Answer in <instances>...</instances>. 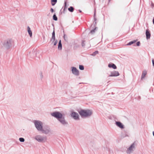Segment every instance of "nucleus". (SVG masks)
<instances>
[{"label":"nucleus","mask_w":154,"mask_h":154,"mask_svg":"<svg viewBox=\"0 0 154 154\" xmlns=\"http://www.w3.org/2000/svg\"><path fill=\"white\" fill-rule=\"evenodd\" d=\"M51 115L56 118L60 123L64 127H67L68 123L65 118L64 116L58 111H55L51 113Z\"/></svg>","instance_id":"nucleus-1"},{"label":"nucleus","mask_w":154,"mask_h":154,"mask_svg":"<svg viewBox=\"0 0 154 154\" xmlns=\"http://www.w3.org/2000/svg\"><path fill=\"white\" fill-rule=\"evenodd\" d=\"M79 113L82 117L90 116L92 114L91 111L89 109H81L79 112Z\"/></svg>","instance_id":"nucleus-2"},{"label":"nucleus","mask_w":154,"mask_h":154,"mask_svg":"<svg viewBox=\"0 0 154 154\" xmlns=\"http://www.w3.org/2000/svg\"><path fill=\"white\" fill-rule=\"evenodd\" d=\"M35 126L37 130L39 131H41L42 130L43 128V123L40 121L34 120L33 121Z\"/></svg>","instance_id":"nucleus-3"},{"label":"nucleus","mask_w":154,"mask_h":154,"mask_svg":"<svg viewBox=\"0 0 154 154\" xmlns=\"http://www.w3.org/2000/svg\"><path fill=\"white\" fill-rule=\"evenodd\" d=\"M13 42V41L12 39H8L5 41L3 45L5 48L8 49L12 46Z\"/></svg>","instance_id":"nucleus-4"},{"label":"nucleus","mask_w":154,"mask_h":154,"mask_svg":"<svg viewBox=\"0 0 154 154\" xmlns=\"http://www.w3.org/2000/svg\"><path fill=\"white\" fill-rule=\"evenodd\" d=\"M35 139L39 142H45L46 140V138L45 137L42 136L40 135L36 136Z\"/></svg>","instance_id":"nucleus-5"},{"label":"nucleus","mask_w":154,"mask_h":154,"mask_svg":"<svg viewBox=\"0 0 154 154\" xmlns=\"http://www.w3.org/2000/svg\"><path fill=\"white\" fill-rule=\"evenodd\" d=\"M50 129L49 126H45L44 127H43L42 130H41V131L45 134H48L50 132Z\"/></svg>","instance_id":"nucleus-6"},{"label":"nucleus","mask_w":154,"mask_h":154,"mask_svg":"<svg viewBox=\"0 0 154 154\" xmlns=\"http://www.w3.org/2000/svg\"><path fill=\"white\" fill-rule=\"evenodd\" d=\"M137 40H134L129 42L126 45H131L132 44H133V46H139L140 45V41L137 42L136 44L135 43L137 42Z\"/></svg>","instance_id":"nucleus-7"},{"label":"nucleus","mask_w":154,"mask_h":154,"mask_svg":"<svg viewBox=\"0 0 154 154\" xmlns=\"http://www.w3.org/2000/svg\"><path fill=\"white\" fill-rule=\"evenodd\" d=\"M71 116L75 120H79V116L78 114L75 112H72L71 114Z\"/></svg>","instance_id":"nucleus-8"},{"label":"nucleus","mask_w":154,"mask_h":154,"mask_svg":"<svg viewBox=\"0 0 154 154\" xmlns=\"http://www.w3.org/2000/svg\"><path fill=\"white\" fill-rule=\"evenodd\" d=\"M72 73L75 75L78 76L79 75V71L75 67H72Z\"/></svg>","instance_id":"nucleus-9"},{"label":"nucleus","mask_w":154,"mask_h":154,"mask_svg":"<svg viewBox=\"0 0 154 154\" xmlns=\"http://www.w3.org/2000/svg\"><path fill=\"white\" fill-rule=\"evenodd\" d=\"M119 75V73L118 72L116 71H113L110 72V74L109 75V77L117 76Z\"/></svg>","instance_id":"nucleus-10"},{"label":"nucleus","mask_w":154,"mask_h":154,"mask_svg":"<svg viewBox=\"0 0 154 154\" xmlns=\"http://www.w3.org/2000/svg\"><path fill=\"white\" fill-rule=\"evenodd\" d=\"M134 144L132 143L128 149V152L130 153L133 151V149L134 148Z\"/></svg>","instance_id":"nucleus-11"},{"label":"nucleus","mask_w":154,"mask_h":154,"mask_svg":"<svg viewBox=\"0 0 154 154\" xmlns=\"http://www.w3.org/2000/svg\"><path fill=\"white\" fill-rule=\"evenodd\" d=\"M115 124L118 127L121 129H123L124 128V125L120 122L116 121Z\"/></svg>","instance_id":"nucleus-12"},{"label":"nucleus","mask_w":154,"mask_h":154,"mask_svg":"<svg viewBox=\"0 0 154 154\" xmlns=\"http://www.w3.org/2000/svg\"><path fill=\"white\" fill-rule=\"evenodd\" d=\"M30 57L32 58H34L36 56V52L35 50H33L31 52L29 53Z\"/></svg>","instance_id":"nucleus-13"},{"label":"nucleus","mask_w":154,"mask_h":154,"mask_svg":"<svg viewBox=\"0 0 154 154\" xmlns=\"http://www.w3.org/2000/svg\"><path fill=\"white\" fill-rule=\"evenodd\" d=\"M52 36L51 39V41L52 42V43L55 41V32L54 30L52 33Z\"/></svg>","instance_id":"nucleus-14"},{"label":"nucleus","mask_w":154,"mask_h":154,"mask_svg":"<svg viewBox=\"0 0 154 154\" xmlns=\"http://www.w3.org/2000/svg\"><path fill=\"white\" fill-rule=\"evenodd\" d=\"M146 38L147 39H149L150 38L151 34L148 29H147L146 30Z\"/></svg>","instance_id":"nucleus-15"},{"label":"nucleus","mask_w":154,"mask_h":154,"mask_svg":"<svg viewBox=\"0 0 154 154\" xmlns=\"http://www.w3.org/2000/svg\"><path fill=\"white\" fill-rule=\"evenodd\" d=\"M108 66L110 68H112L114 69H116L117 68L116 66L114 64L112 63H109Z\"/></svg>","instance_id":"nucleus-16"},{"label":"nucleus","mask_w":154,"mask_h":154,"mask_svg":"<svg viewBox=\"0 0 154 154\" xmlns=\"http://www.w3.org/2000/svg\"><path fill=\"white\" fill-rule=\"evenodd\" d=\"M147 74V72L145 70L144 71H143V72H142V75H141V79L142 80L143 79L145 75H146V74Z\"/></svg>","instance_id":"nucleus-17"},{"label":"nucleus","mask_w":154,"mask_h":154,"mask_svg":"<svg viewBox=\"0 0 154 154\" xmlns=\"http://www.w3.org/2000/svg\"><path fill=\"white\" fill-rule=\"evenodd\" d=\"M62 49V45L61 44V41L60 40L59 41L58 45V49L59 50H61Z\"/></svg>","instance_id":"nucleus-18"},{"label":"nucleus","mask_w":154,"mask_h":154,"mask_svg":"<svg viewBox=\"0 0 154 154\" xmlns=\"http://www.w3.org/2000/svg\"><path fill=\"white\" fill-rule=\"evenodd\" d=\"M27 30L29 34L30 37H31L32 35V33L31 31V30L29 26H28L27 27Z\"/></svg>","instance_id":"nucleus-19"},{"label":"nucleus","mask_w":154,"mask_h":154,"mask_svg":"<svg viewBox=\"0 0 154 154\" xmlns=\"http://www.w3.org/2000/svg\"><path fill=\"white\" fill-rule=\"evenodd\" d=\"M57 2V0H51V4L52 6L54 5Z\"/></svg>","instance_id":"nucleus-20"},{"label":"nucleus","mask_w":154,"mask_h":154,"mask_svg":"<svg viewBox=\"0 0 154 154\" xmlns=\"http://www.w3.org/2000/svg\"><path fill=\"white\" fill-rule=\"evenodd\" d=\"M69 11L70 12H73L74 10V8L72 6H70L68 9Z\"/></svg>","instance_id":"nucleus-21"},{"label":"nucleus","mask_w":154,"mask_h":154,"mask_svg":"<svg viewBox=\"0 0 154 154\" xmlns=\"http://www.w3.org/2000/svg\"><path fill=\"white\" fill-rule=\"evenodd\" d=\"M97 28V27H95L94 29L91 31L90 33H91L92 34H94L95 33V31L97 30L96 29Z\"/></svg>","instance_id":"nucleus-22"},{"label":"nucleus","mask_w":154,"mask_h":154,"mask_svg":"<svg viewBox=\"0 0 154 154\" xmlns=\"http://www.w3.org/2000/svg\"><path fill=\"white\" fill-rule=\"evenodd\" d=\"M53 19L55 21H57V20L58 19L55 13L53 15Z\"/></svg>","instance_id":"nucleus-23"},{"label":"nucleus","mask_w":154,"mask_h":154,"mask_svg":"<svg viewBox=\"0 0 154 154\" xmlns=\"http://www.w3.org/2000/svg\"><path fill=\"white\" fill-rule=\"evenodd\" d=\"M98 53H99L98 51H95V52H94L92 54H91V55L93 56H94L96 54H98Z\"/></svg>","instance_id":"nucleus-24"},{"label":"nucleus","mask_w":154,"mask_h":154,"mask_svg":"<svg viewBox=\"0 0 154 154\" xmlns=\"http://www.w3.org/2000/svg\"><path fill=\"white\" fill-rule=\"evenodd\" d=\"M79 69L81 70H83L84 69V67L82 65H79Z\"/></svg>","instance_id":"nucleus-25"},{"label":"nucleus","mask_w":154,"mask_h":154,"mask_svg":"<svg viewBox=\"0 0 154 154\" xmlns=\"http://www.w3.org/2000/svg\"><path fill=\"white\" fill-rule=\"evenodd\" d=\"M19 140L20 142H24L25 141V139L24 138L22 137L20 138Z\"/></svg>","instance_id":"nucleus-26"},{"label":"nucleus","mask_w":154,"mask_h":154,"mask_svg":"<svg viewBox=\"0 0 154 154\" xmlns=\"http://www.w3.org/2000/svg\"><path fill=\"white\" fill-rule=\"evenodd\" d=\"M63 38H64V40L66 41V42L67 41H68L67 37V36H66V35L65 34L64 35Z\"/></svg>","instance_id":"nucleus-27"},{"label":"nucleus","mask_w":154,"mask_h":154,"mask_svg":"<svg viewBox=\"0 0 154 154\" xmlns=\"http://www.w3.org/2000/svg\"><path fill=\"white\" fill-rule=\"evenodd\" d=\"M39 74L40 77V79H41V80H42L43 78V76L42 75V72H40Z\"/></svg>","instance_id":"nucleus-28"},{"label":"nucleus","mask_w":154,"mask_h":154,"mask_svg":"<svg viewBox=\"0 0 154 154\" xmlns=\"http://www.w3.org/2000/svg\"><path fill=\"white\" fill-rule=\"evenodd\" d=\"M85 41H82V47H84L85 46Z\"/></svg>","instance_id":"nucleus-29"},{"label":"nucleus","mask_w":154,"mask_h":154,"mask_svg":"<svg viewBox=\"0 0 154 154\" xmlns=\"http://www.w3.org/2000/svg\"><path fill=\"white\" fill-rule=\"evenodd\" d=\"M67 7L66 6V1L65 2H64V11L65 10V8H67Z\"/></svg>","instance_id":"nucleus-30"},{"label":"nucleus","mask_w":154,"mask_h":154,"mask_svg":"<svg viewBox=\"0 0 154 154\" xmlns=\"http://www.w3.org/2000/svg\"><path fill=\"white\" fill-rule=\"evenodd\" d=\"M93 23L94 24V25H91V27L92 26H94L95 27L96 25L97 24V22L96 21H94Z\"/></svg>","instance_id":"nucleus-31"},{"label":"nucleus","mask_w":154,"mask_h":154,"mask_svg":"<svg viewBox=\"0 0 154 154\" xmlns=\"http://www.w3.org/2000/svg\"><path fill=\"white\" fill-rule=\"evenodd\" d=\"M53 42H54V45H56L57 43V40H55Z\"/></svg>","instance_id":"nucleus-32"},{"label":"nucleus","mask_w":154,"mask_h":154,"mask_svg":"<svg viewBox=\"0 0 154 154\" xmlns=\"http://www.w3.org/2000/svg\"><path fill=\"white\" fill-rule=\"evenodd\" d=\"M50 11L51 12L53 13L54 11V10L53 8H51L50 10Z\"/></svg>","instance_id":"nucleus-33"},{"label":"nucleus","mask_w":154,"mask_h":154,"mask_svg":"<svg viewBox=\"0 0 154 154\" xmlns=\"http://www.w3.org/2000/svg\"><path fill=\"white\" fill-rule=\"evenodd\" d=\"M152 65L154 67V59L152 60Z\"/></svg>","instance_id":"nucleus-34"},{"label":"nucleus","mask_w":154,"mask_h":154,"mask_svg":"<svg viewBox=\"0 0 154 154\" xmlns=\"http://www.w3.org/2000/svg\"><path fill=\"white\" fill-rule=\"evenodd\" d=\"M94 18H95L96 17V12H95V11L94 14Z\"/></svg>","instance_id":"nucleus-35"},{"label":"nucleus","mask_w":154,"mask_h":154,"mask_svg":"<svg viewBox=\"0 0 154 154\" xmlns=\"http://www.w3.org/2000/svg\"><path fill=\"white\" fill-rule=\"evenodd\" d=\"M94 21H96L97 20V18L96 17H95V18H94Z\"/></svg>","instance_id":"nucleus-36"},{"label":"nucleus","mask_w":154,"mask_h":154,"mask_svg":"<svg viewBox=\"0 0 154 154\" xmlns=\"http://www.w3.org/2000/svg\"><path fill=\"white\" fill-rule=\"evenodd\" d=\"M152 22L153 24L154 25V17L153 19Z\"/></svg>","instance_id":"nucleus-37"},{"label":"nucleus","mask_w":154,"mask_h":154,"mask_svg":"<svg viewBox=\"0 0 154 154\" xmlns=\"http://www.w3.org/2000/svg\"><path fill=\"white\" fill-rule=\"evenodd\" d=\"M79 11L80 12V13H81L82 12V11L80 10H79Z\"/></svg>","instance_id":"nucleus-38"},{"label":"nucleus","mask_w":154,"mask_h":154,"mask_svg":"<svg viewBox=\"0 0 154 154\" xmlns=\"http://www.w3.org/2000/svg\"><path fill=\"white\" fill-rule=\"evenodd\" d=\"M152 134H153V136L154 137V131H153Z\"/></svg>","instance_id":"nucleus-39"},{"label":"nucleus","mask_w":154,"mask_h":154,"mask_svg":"<svg viewBox=\"0 0 154 154\" xmlns=\"http://www.w3.org/2000/svg\"><path fill=\"white\" fill-rule=\"evenodd\" d=\"M154 6V4L153 3H152V6L153 7V6Z\"/></svg>","instance_id":"nucleus-40"}]
</instances>
